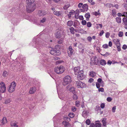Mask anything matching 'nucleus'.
Segmentation results:
<instances>
[{"mask_svg": "<svg viewBox=\"0 0 127 127\" xmlns=\"http://www.w3.org/2000/svg\"><path fill=\"white\" fill-rule=\"evenodd\" d=\"M95 126L96 127H102L99 121H96L95 122Z\"/></svg>", "mask_w": 127, "mask_h": 127, "instance_id": "obj_19", "label": "nucleus"}, {"mask_svg": "<svg viewBox=\"0 0 127 127\" xmlns=\"http://www.w3.org/2000/svg\"><path fill=\"white\" fill-rule=\"evenodd\" d=\"M99 61L95 56L93 57L91 59L90 64L91 65H96L98 64Z\"/></svg>", "mask_w": 127, "mask_h": 127, "instance_id": "obj_7", "label": "nucleus"}, {"mask_svg": "<svg viewBox=\"0 0 127 127\" xmlns=\"http://www.w3.org/2000/svg\"><path fill=\"white\" fill-rule=\"evenodd\" d=\"M100 54L104 56V57H107L109 55V53L108 52H106L104 54Z\"/></svg>", "mask_w": 127, "mask_h": 127, "instance_id": "obj_50", "label": "nucleus"}, {"mask_svg": "<svg viewBox=\"0 0 127 127\" xmlns=\"http://www.w3.org/2000/svg\"><path fill=\"white\" fill-rule=\"evenodd\" d=\"M58 118L57 116H54L53 118V119L54 120V127H57V120Z\"/></svg>", "mask_w": 127, "mask_h": 127, "instance_id": "obj_18", "label": "nucleus"}, {"mask_svg": "<svg viewBox=\"0 0 127 127\" xmlns=\"http://www.w3.org/2000/svg\"><path fill=\"white\" fill-rule=\"evenodd\" d=\"M93 15L96 16L97 15L99 16L101 14L99 13V10H98L97 12H93Z\"/></svg>", "mask_w": 127, "mask_h": 127, "instance_id": "obj_28", "label": "nucleus"}, {"mask_svg": "<svg viewBox=\"0 0 127 127\" xmlns=\"http://www.w3.org/2000/svg\"><path fill=\"white\" fill-rule=\"evenodd\" d=\"M55 50H52L50 51V53L53 55H55Z\"/></svg>", "mask_w": 127, "mask_h": 127, "instance_id": "obj_36", "label": "nucleus"}, {"mask_svg": "<svg viewBox=\"0 0 127 127\" xmlns=\"http://www.w3.org/2000/svg\"><path fill=\"white\" fill-rule=\"evenodd\" d=\"M11 101L10 99H8L5 100V103L6 104H7L8 103H9Z\"/></svg>", "mask_w": 127, "mask_h": 127, "instance_id": "obj_47", "label": "nucleus"}, {"mask_svg": "<svg viewBox=\"0 0 127 127\" xmlns=\"http://www.w3.org/2000/svg\"><path fill=\"white\" fill-rule=\"evenodd\" d=\"M88 1L92 5H94L95 4V2L93 1V0H88Z\"/></svg>", "mask_w": 127, "mask_h": 127, "instance_id": "obj_48", "label": "nucleus"}, {"mask_svg": "<svg viewBox=\"0 0 127 127\" xmlns=\"http://www.w3.org/2000/svg\"><path fill=\"white\" fill-rule=\"evenodd\" d=\"M82 24L83 25H85L86 24V22L85 20H83L81 22Z\"/></svg>", "mask_w": 127, "mask_h": 127, "instance_id": "obj_58", "label": "nucleus"}, {"mask_svg": "<svg viewBox=\"0 0 127 127\" xmlns=\"http://www.w3.org/2000/svg\"><path fill=\"white\" fill-rule=\"evenodd\" d=\"M92 24L90 22H88L87 23V26L88 27H90L92 26Z\"/></svg>", "mask_w": 127, "mask_h": 127, "instance_id": "obj_46", "label": "nucleus"}, {"mask_svg": "<svg viewBox=\"0 0 127 127\" xmlns=\"http://www.w3.org/2000/svg\"><path fill=\"white\" fill-rule=\"evenodd\" d=\"M65 70V68L63 66H61L59 67H56L54 68V71L57 73L61 74L63 73Z\"/></svg>", "mask_w": 127, "mask_h": 127, "instance_id": "obj_5", "label": "nucleus"}, {"mask_svg": "<svg viewBox=\"0 0 127 127\" xmlns=\"http://www.w3.org/2000/svg\"><path fill=\"white\" fill-rule=\"evenodd\" d=\"M94 80L92 78H90L88 81L90 83H91L94 81Z\"/></svg>", "mask_w": 127, "mask_h": 127, "instance_id": "obj_64", "label": "nucleus"}, {"mask_svg": "<svg viewBox=\"0 0 127 127\" xmlns=\"http://www.w3.org/2000/svg\"><path fill=\"white\" fill-rule=\"evenodd\" d=\"M70 6L69 4H65L64 7V9L65 10L67 9Z\"/></svg>", "mask_w": 127, "mask_h": 127, "instance_id": "obj_40", "label": "nucleus"}, {"mask_svg": "<svg viewBox=\"0 0 127 127\" xmlns=\"http://www.w3.org/2000/svg\"><path fill=\"white\" fill-rule=\"evenodd\" d=\"M34 1V0H27V3L28 4L31 5L32 4Z\"/></svg>", "mask_w": 127, "mask_h": 127, "instance_id": "obj_26", "label": "nucleus"}, {"mask_svg": "<svg viewBox=\"0 0 127 127\" xmlns=\"http://www.w3.org/2000/svg\"><path fill=\"white\" fill-rule=\"evenodd\" d=\"M108 46L107 44H103L102 46V47L103 48L106 49L108 48Z\"/></svg>", "mask_w": 127, "mask_h": 127, "instance_id": "obj_44", "label": "nucleus"}, {"mask_svg": "<svg viewBox=\"0 0 127 127\" xmlns=\"http://www.w3.org/2000/svg\"><path fill=\"white\" fill-rule=\"evenodd\" d=\"M53 13L57 16H59V15H62V13L61 11H54L53 12Z\"/></svg>", "mask_w": 127, "mask_h": 127, "instance_id": "obj_24", "label": "nucleus"}, {"mask_svg": "<svg viewBox=\"0 0 127 127\" xmlns=\"http://www.w3.org/2000/svg\"><path fill=\"white\" fill-rule=\"evenodd\" d=\"M70 31L71 32L72 34H74V29L73 27H71L70 28Z\"/></svg>", "mask_w": 127, "mask_h": 127, "instance_id": "obj_33", "label": "nucleus"}, {"mask_svg": "<svg viewBox=\"0 0 127 127\" xmlns=\"http://www.w3.org/2000/svg\"><path fill=\"white\" fill-rule=\"evenodd\" d=\"M46 21V19L44 17L42 19L40 20V22L41 23H43L45 22Z\"/></svg>", "mask_w": 127, "mask_h": 127, "instance_id": "obj_39", "label": "nucleus"}, {"mask_svg": "<svg viewBox=\"0 0 127 127\" xmlns=\"http://www.w3.org/2000/svg\"><path fill=\"white\" fill-rule=\"evenodd\" d=\"M96 74V73L93 71L90 72L89 75L90 77H94Z\"/></svg>", "mask_w": 127, "mask_h": 127, "instance_id": "obj_22", "label": "nucleus"}, {"mask_svg": "<svg viewBox=\"0 0 127 127\" xmlns=\"http://www.w3.org/2000/svg\"><path fill=\"white\" fill-rule=\"evenodd\" d=\"M81 12L79 10H76L75 12V15L74 16H78L79 15V12Z\"/></svg>", "mask_w": 127, "mask_h": 127, "instance_id": "obj_32", "label": "nucleus"}, {"mask_svg": "<svg viewBox=\"0 0 127 127\" xmlns=\"http://www.w3.org/2000/svg\"><path fill=\"white\" fill-rule=\"evenodd\" d=\"M74 70L75 74L77 75V78L79 80H82L85 78V76L83 74V71L82 70H80L79 66L75 67Z\"/></svg>", "mask_w": 127, "mask_h": 127, "instance_id": "obj_2", "label": "nucleus"}, {"mask_svg": "<svg viewBox=\"0 0 127 127\" xmlns=\"http://www.w3.org/2000/svg\"><path fill=\"white\" fill-rule=\"evenodd\" d=\"M122 48L124 50H126L127 49V45L126 44H124L123 45Z\"/></svg>", "mask_w": 127, "mask_h": 127, "instance_id": "obj_60", "label": "nucleus"}, {"mask_svg": "<svg viewBox=\"0 0 127 127\" xmlns=\"http://www.w3.org/2000/svg\"><path fill=\"white\" fill-rule=\"evenodd\" d=\"M98 91L99 92H103L104 91V89L103 88H98Z\"/></svg>", "mask_w": 127, "mask_h": 127, "instance_id": "obj_55", "label": "nucleus"}, {"mask_svg": "<svg viewBox=\"0 0 127 127\" xmlns=\"http://www.w3.org/2000/svg\"><path fill=\"white\" fill-rule=\"evenodd\" d=\"M47 14L46 12L44 10H39L38 11L37 14L39 16H44Z\"/></svg>", "mask_w": 127, "mask_h": 127, "instance_id": "obj_14", "label": "nucleus"}, {"mask_svg": "<svg viewBox=\"0 0 127 127\" xmlns=\"http://www.w3.org/2000/svg\"><path fill=\"white\" fill-rule=\"evenodd\" d=\"M36 88L35 87H33L30 88L29 93V94H33L36 91Z\"/></svg>", "mask_w": 127, "mask_h": 127, "instance_id": "obj_15", "label": "nucleus"}, {"mask_svg": "<svg viewBox=\"0 0 127 127\" xmlns=\"http://www.w3.org/2000/svg\"><path fill=\"white\" fill-rule=\"evenodd\" d=\"M76 86L78 88H84L86 87V85L81 81H78L76 83Z\"/></svg>", "mask_w": 127, "mask_h": 127, "instance_id": "obj_11", "label": "nucleus"}, {"mask_svg": "<svg viewBox=\"0 0 127 127\" xmlns=\"http://www.w3.org/2000/svg\"><path fill=\"white\" fill-rule=\"evenodd\" d=\"M55 55L58 56L61 54V52L59 50H55Z\"/></svg>", "mask_w": 127, "mask_h": 127, "instance_id": "obj_35", "label": "nucleus"}, {"mask_svg": "<svg viewBox=\"0 0 127 127\" xmlns=\"http://www.w3.org/2000/svg\"><path fill=\"white\" fill-rule=\"evenodd\" d=\"M123 20L124 24H127V18H123Z\"/></svg>", "mask_w": 127, "mask_h": 127, "instance_id": "obj_42", "label": "nucleus"}, {"mask_svg": "<svg viewBox=\"0 0 127 127\" xmlns=\"http://www.w3.org/2000/svg\"><path fill=\"white\" fill-rule=\"evenodd\" d=\"M86 124L88 125H89L90 124V121L89 119H87L86 120Z\"/></svg>", "mask_w": 127, "mask_h": 127, "instance_id": "obj_53", "label": "nucleus"}, {"mask_svg": "<svg viewBox=\"0 0 127 127\" xmlns=\"http://www.w3.org/2000/svg\"><path fill=\"white\" fill-rule=\"evenodd\" d=\"M66 88L67 91L71 92L73 94L75 93V88L73 87H72L71 85L69 84L66 86Z\"/></svg>", "mask_w": 127, "mask_h": 127, "instance_id": "obj_9", "label": "nucleus"}, {"mask_svg": "<svg viewBox=\"0 0 127 127\" xmlns=\"http://www.w3.org/2000/svg\"><path fill=\"white\" fill-rule=\"evenodd\" d=\"M75 13V12L74 10H72L70 12H69V14L68 15V16H69V15H74Z\"/></svg>", "mask_w": 127, "mask_h": 127, "instance_id": "obj_34", "label": "nucleus"}, {"mask_svg": "<svg viewBox=\"0 0 127 127\" xmlns=\"http://www.w3.org/2000/svg\"><path fill=\"white\" fill-rule=\"evenodd\" d=\"M116 20L117 22L119 23H121V19L120 17V16L118 17H117L116 18Z\"/></svg>", "mask_w": 127, "mask_h": 127, "instance_id": "obj_30", "label": "nucleus"}, {"mask_svg": "<svg viewBox=\"0 0 127 127\" xmlns=\"http://www.w3.org/2000/svg\"><path fill=\"white\" fill-rule=\"evenodd\" d=\"M73 94L74 95L73 96V98L74 100H76L77 99L78 96L77 95L75 94Z\"/></svg>", "mask_w": 127, "mask_h": 127, "instance_id": "obj_41", "label": "nucleus"}, {"mask_svg": "<svg viewBox=\"0 0 127 127\" xmlns=\"http://www.w3.org/2000/svg\"><path fill=\"white\" fill-rule=\"evenodd\" d=\"M73 24L72 21H68L67 23V25L68 26H72Z\"/></svg>", "mask_w": 127, "mask_h": 127, "instance_id": "obj_29", "label": "nucleus"}, {"mask_svg": "<svg viewBox=\"0 0 127 127\" xmlns=\"http://www.w3.org/2000/svg\"><path fill=\"white\" fill-rule=\"evenodd\" d=\"M82 9H79V10L81 11V12H84L85 11H87L88 9V5L86 4H84L82 5Z\"/></svg>", "mask_w": 127, "mask_h": 127, "instance_id": "obj_13", "label": "nucleus"}, {"mask_svg": "<svg viewBox=\"0 0 127 127\" xmlns=\"http://www.w3.org/2000/svg\"><path fill=\"white\" fill-rule=\"evenodd\" d=\"M117 50L118 51H120L121 50V49L120 47V45H117Z\"/></svg>", "mask_w": 127, "mask_h": 127, "instance_id": "obj_51", "label": "nucleus"}, {"mask_svg": "<svg viewBox=\"0 0 127 127\" xmlns=\"http://www.w3.org/2000/svg\"><path fill=\"white\" fill-rule=\"evenodd\" d=\"M88 112L86 111H84L83 112V116L85 118H86L87 117Z\"/></svg>", "mask_w": 127, "mask_h": 127, "instance_id": "obj_25", "label": "nucleus"}, {"mask_svg": "<svg viewBox=\"0 0 127 127\" xmlns=\"http://www.w3.org/2000/svg\"><path fill=\"white\" fill-rule=\"evenodd\" d=\"M116 109V106H114L112 108V112H115V110Z\"/></svg>", "mask_w": 127, "mask_h": 127, "instance_id": "obj_57", "label": "nucleus"}, {"mask_svg": "<svg viewBox=\"0 0 127 127\" xmlns=\"http://www.w3.org/2000/svg\"><path fill=\"white\" fill-rule=\"evenodd\" d=\"M92 38L91 37L88 36L87 37V39L89 42H91L92 40Z\"/></svg>", "mask_w": 127, "mask_h": 127, "instance_id": "obj_56", "label": "nucleus"}, {"mask_svg": "<svg viewBox=\"0 0 127 127\" xmlns=\"http://www.w3.org/2000/svg\"><path fill=\"white\" fill-rule=\"evenodd\" d=\"M48 43V41L46 42L41 40L40 38L35 37L33 39V41L31 43L32 46L35 47L37 50L41 49L43 46H45Z\"/></svg>", "mask_w": 127, "mask_h": 127, "instance_id": "obj_1", "label": "nucleus"}, {"mask_svg": "<svg viewBox=\"0 0 127 127\" xmlns=\"http://www.w3.org/2000/svg\"><path fill=\"white\" fill-rule=\"evenodd\" d=\"M63 32L62 30L59 29L56 31L55 35L56 37L57 38H59L61 37L63 35Z\"/></svg>", "mask_w": 127, "mask_h": 127, "instance_id": "obj_8", "label": "nucleus"}, {"mask_svg": "<svg viewBox=\"0 0 127 127\" xmlns=\"http://www.w3.org/2000/svg\"><path fill=\"white\" fill-rule=\"evenodd\" d=\"M112 13L113 16H115L116 15V12L115 10H113L112 11Z\"/></svg>", "mask_w": 127, "mask_h": 127, "instance_id": "obj_49", "label": "nucleus"}, {"mask_svg": "<svg viewBox=\"0 0 127 127\" xmlns=\"http://www.w3.org/2000/svg\"><path fill=\"white\" fill-rule=\"evenodd\" d=\"M106 99L107 101L109 102H110L112 101V98L110 97H108Z\"/></svg>", "mask_w": 127, "mask_h": 127, "instance_id": "obj_52", "label": "nucleus"}, {"mask_svg": "<svg viewBox=\"0 0 127 127\" xmlns=\"http://www.w3.org/2000/svg\"><path fill=\"white\" fill-rule=\"evenodd\" d=\"M62 123L64 126V127H71V126L68 122L63 121Z\"/></svg>", "mask_w": 127, "mask_h": 127, "instance_id": "obj_16", "label": "nucleus"}, {"mask_svg": "<svg viewBox=\"0 0 127 127\" xmlns=\"http://www.w3.org/2000/svg\"><path fill=\"white\" fill-rule=\"evenodd\" d=\"M68 51H67V53L68 56L70 57L72 55L73 52L74 51L73 49H72V47L70 46L68 48Z\"/></svg>", "mask_w": 127, "mask_h": 127, "instance_id": "obj_12", "label": "nucleus"}, {"mask_svg": "<svg viewBox=\"0 0 127 127\" xmlns=\"http://www.w3.org/2000/svg\"><path fill=\"white\" fill-rule=\"evenodd\" d=\"M35 9V6L34 4L28 5L27 7V11L28 13L33 11Z\"/></svg>", "mask_w": 127, "mask_h": 127, "instance_id": "obj_6", "label": "nucleus"}, {"mask_svg": "<svg viewBox=\"0 0 127 127\" xmlns=\"http://www.w3.org/2000/svg\"><path fill=\"white\" fill-rule=\"evenodd\" d=\"M83 5V4L82 3H79L78 5V7L79 8H80L82 7V6Z\"/></svg>", "mask_w": 127, "mask_h": 127, "instance_id": "obj_62", "label": "nucleus"}, {"mask_svg": "<svg viewBox=\"0 0 127 127\" xmlns=\"http://www.w3.org/2000/svg\"><path fill=\"white\" fill-rule=\"evenodd\" d=\"M123 32L120 31L119 32L118 34V36L120 37H122L123 36Z\"/></svg>", "mask_w": 127, "mask_h": 127, "instance_id": "obj_37", "label": "nucleus"}, {"mask_svg": "<svg viewBox=\"0 0 127 127\" xmlns=\"http://www.w3.org/2000/svg\"><path fill=\"white\" fill-rule=\"evenodd\" d=\"M71 81V77L67 75L63 78L62 84L64 86H65L70 84Z\"/></svg>", "mask_w": 127, "mask_h": 127, "instance_id": "obj_3", "label": "nucleus"}, {"mask_svg": "<svg viewBox=\"0 0 127 127\" xmlns=\"http://www.w3.org/2000/svg\"><path fill=\"white\" fill-rule=\"evenodd\" d=\"M100 64L101 65L104 66L106 64V62L105 60L102 59L100 61Z\"/></svg>", "mask_w": 127, "mask_h": 127, "instance_id": "obj_23", "label": "nucleus"}, {"mask_svg": "<svg viewBox=\"0 0 127 127\" xmlns=\"http://www.w3.org/2000/svg\"><path fill=\"white\" fill-rule=\"evenodd\" d=\"M57 92L58 93V94L59 95V98L61 100H63L64 99L63 97L61 95H59V94L58 91H59V87H58V86L57 85Z\"/></svg>", "mask_w": 127, "mask_h": 127, "instance_id": "obj_31", "label": "nucleus"}, {"mask_svg": "<svg viewBox=\"0 0 127 127\" xmlns=\"http://www.w3.org/2000/svg\"><path fill=\"white\" fill-rule=\"evenodd\" d=\"M96 85L97 88H99L100 86V84L98 83H96Z\"/></svg>", "mask_w": 127, "mask_h": 127, "instance_id": "obj_54", "label": "nucleus"}, {"mask_svg": "<svg viewBox=\"0 0 127 127\" xmlns=\"http://www.w3.org/2000/svg\"><path fill=\"white\" fill-rule=\"evenodd\" d=\"M11 127H19V125L17 122H13L11 123Z\"/></svg>", "mask_w": 127, "mask_h": 127, "instance_id": "obj_17", "label": "nucleus"}, {"mask_svg": "<svg viewBox=\"0 0 127 127\" xmlns=\"http://www.w3.org/2000/svg\"><path fill=\"white\" fill-rule=\"evenodd\" d=\"M6 87L5 84L3 82L0 83V92L3 93L5 92L6 90Z\"/></svg>", "mask_w": 127, "mask_h": 127, "instance_id": "obj_10", "label": "nucleus"}, {"mask_svg": "<svg viewBox=\"0 0 127 127\" xmlns=\"http://www.w3.org/2000/svg\"><path fill=\"white\" fill-rule=\"evenodd\" d=\"M84 30L82 29H81L79 30V33H83L84 32Z\"/></svg>", "mask_w": 127, "mask_h": 127, "instance_id": "obj_61", "label": "nucleus"}, {"mask_svg": "<svg viewBox=\"0 0 127 127\" xmlns=\"http://www.w3.org/2000/svg\"><path fill=\"white\" fill-rule=\"evenodd\" d=\"M76 110V108L74 106H72V110L73 112H74Z\"/></svg>", "mask_w": 127, "mask_h": 127, "instance_id": "obj_59", "label": "nucleus"}, {"mask_svg": "<svg viewBox=\"0 0 127 127\" xmlns=\"http://www.w3.org/2000/svg\"><path fill=\"white\" fill-rule=\"evenodd\" d=\"M106 119L105 118H103L102 120V123L103 125V127H106L107 124V122L106 121Z\"/></svg>", "mask_w": 127, "mask_h": 127, "instance_id": "obj_21", "label": "nucleus"}, {"mask_svg": "<svg viewBox=\"0 0 127 127\" xmlns=\"http://www.w3.org/2000/svg\"><path fill=\"white\" fill-rule=\"evenodd\" d=\"M1 122V123L2 124H5L7 123V120L6 118L3 117L2 118Z\"/></svg>", "mask_w": 127, "mask_h": 127, "instance_id": "obj_27", "label": "nucleus"}, {"mask_svg": "<svg viewBox=\"0 0 127 127\" xmlns=\"http://www.w3.org/2000/svg\"><path fill=\"white\" fill-rule=\"evenodd\" d=\"M68 116L69 117L72 118H73L74 116V113H70L69 114Z\"/></svg>", "mask_w": 127, "mask_h": 127, "instance_id": "obj_38", "label": "nucleus"}, {"mask_svg": "<svg viewBox=\"0 0 127 127\" xmlns=\"http://www.w3.org/2000/svg\"><path fill=\"white\" fill-rule=\"evenodd\" d=\"M110 35V33L108 32H107L106 33L105 36L106 38H108Z\"/></svg>", "mask_w": 127, "mask_h": 127, "instance_id": "obj_63", "label": "nucleus"}, {"mask_svg": "<svg viewBox=\"0 0 127 127\" xmlns=\"http://www.w3.org/2000/svg\"><path fill=\"white\" fill-rule=\"evenodd\" d=\"M16 85V83L15 81L11 82L8 87V91L10 93L14 92L15 90V88Z\"/></svg>", "mask_w": 127, "mask_h": 127, "instance_id": "obj_4", "label": "nucleus"}, {"mask_svg": "<svg viewBox=\"0 0 127 127\" xmlns=\"http://www.w3.org/2000/svg\"><path fill=\"white\" fill-rule=\"evenodd\" d=\"M79 101H76L75 102V105L76 106L79 107L80 105Z\"/></svg>", "mask_w": 127, "mask_h": 127, "instance_id": "obj_45", "label": "nucleus"}, {"mask_svg": "<svg viewBox=\"0 0 127 127\" xmlns=\"http://www.w3.org/2000/svg\"><path fill=\"white\" fill-rule=\"evenodd\" d=\"M8 73L6 71H4L3 72V75L4 77H6L8 75Z\"/></svg>", "mask_w": 127, "mask_h": 127, "instance_id": "obj_43", "label": "nucleus"}, {"mask_svg": "<svg viewBox=\"0 0 127 127\" xmlns=\"http://www.w3.org/2000/svg\"><path fill=\"white\" fill-rule=\"evenodd\" d=\"M113 41L116 45H120L119 39H113Z\"/></svg>", "mask_w": 127, "mask_h": 127, "instance_id": "obj_20", "label": "nucleus"}]
</instances>
